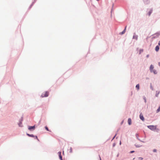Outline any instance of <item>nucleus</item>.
Instances as JSON below:
<instances>
[{
    "label": "nucleus",
    "mask_w": 160,
    "mask_h": 160,
    "mask_svg": "<svg viewBox=\"0 0 160 160\" xmlns=\"http://www.w3.org/2000/svg\"><path fill=\"white\" fill-rule=\"evenodd\" d=\"M147 127L148 128L152 131H155L156 130H157L156 132H158L159 130V129L158 128H157V125H149L147 126Z\"/></svg>",
    "instance_id": "1"
},
{
    "label": "nucleus",
    "mask_w": 160,
    "mask_h": 160,
    "mask_svg": "<svg viewBox=\"0 0 160 160\" xmlns=\"http://www.w3.org/2000/svg\"><path fill=\"white\" fill-rule=\"evenodd\" d=\"M28 129L30 131H32L35 130L36 128V125H34L33 126H28Z\"/></svg>",
    "instance_id": "2"
},
{
    "label": "nucleus",
    "mask_w": 160,
    "mask_h": 160,
    "mask_svg": "<svg viewBox=\"0 0 160 160\" xmlns=\"http://www.w3.org/2000/svg\"><path fill=\"white\" fill-rule=\"evenodd\" d=\"M160 35V33L159 32H157L155 33L152 35V39H154L157 38Z\"/></svg>",
    "instance_id": "3"
},
{
    "label": "nucleus",
    "mask_w": 160,
    "mask_h": 160,
    "mask_svg": "<svg viewBox=\"0 0 160 160\" xmlns=\"http://www.w3.org/2000/svg\"><path fill=\"white\" fill-rule=\"evenodd\" d=\"M45 93H42L41 96L42 98L48 97L49 95V92L48 91H47L44 92Z\"/></svg>",
    "instance_id": "4"
},
{
    "label": "nucleus",
    "mask_w": 160,
    "mask_h": 160,
    "mask_svg": "<svg viewBox=\"0 0 160 160\" xmlns=\"http://www.w3.org/2000/svg\"><path fill=\"white\" fill-rule=\"evenodd\" d=\"M23 120V116H22L20 119L19 120V122L18 123V125L19 127H23V125H22Z\"/></svg>",
    "instance_id": "5"
},
{
    "label": "nucleus",
    "mask_w": 160,
    "mask_h": 160,
    "mask_svg": "<svg viewBox=\"0 0 160 160\" xmlns=\"http://www.w3.org/2000/svg\"><path fill=\"white\" fill-rule=\"evenodd\" d=\"M139 118L142 121H144L145 118L142 113H141L139 115Z\"/></svg>",
    "instance_id": "6"
},
{
    "label": "nucleus",
    "mask_w": 160,
    "mask_h": 160,
    "mask_svg": "<svg viewBox=\"0 0 160 160\" xmlns=\"http://www.w3.org/2000/svg\"><path fill=\"white\" fill-rule=\"evenodd\" d=\"M126 28H127V26H126L125 27L124 30L122 32L119 33V34L120 35H122L123 34H124L126 31Z\"/></svg>",
    "instance_id": "7"
},
{
    "label": "nucleus",
    "mask_w": 160,
    "mask_h": 160,
    "mask_svg": "<svg viewBox=\"0 0 160 160\" xmlns=\"http://www.w3.org/2000/svg\"><path fill=\"white\" fill-rule=\"evenodd\" d=\"M58 155L59 158L60 160H63L62 156L61 155V151H59L58 152Z\"/></svg>",
    "instance_id": "8"
},
{
    "label": "nucleus",
    "mask_w": 160,
    "mask_h": 160,
    "mask_svg": "<svg viewBox=\"0 0 160 160\" xmlns=\"http://www.w3.org/2000/svg\"><path fill=\"white\" fill-rule=\"evenodd\" d=\"M143 1L145 4H148L150 3V0H143Z\"/></svg>",
    "instance_id": "9"
},
{
    "label": "nucleus",
    "mask_w": 160,
    "mask_h": 160,
    "mask_svg": "<svg viewBox=\"0 0 160 160\" xmlns=\"http://www.w3.org/2000/svg\"><path fill=\"white\" fill-rule=\"evenodd\" d=\"M135 136L136 137L137 139L139 141H140L141 142H144L142 141L139 138V135L137 133H136L135 134Z\"/></svg>",
    "instance_id": "10"
},
{
    "label": "nucleus",
    "mask_w": 160,
    "mask_h": 160,
    "mask_svg": "<svg viewBox=\"0 0 160 160\" xmlns=\"http://www.w3.org/2000/svg\"><path fill=\"white\" fill-rule=\"evenodd\" d=\"M128 124L129 125H130L132 124V120L130 118H129L128 119Z\"/></svg>",
    "instance_id": "11"
},
{
    "label": "nucleus",
    "mask_w": 160,
    "mask_h": 160,
    "mask_svg": "<svg viewBox=\"0 0 160 160\" xmlns=\"http://www.w3.org/2000/svg\"><path fill=\"white\" fill-rule=\"evenodd\" d=\"M153 68L154 66L152 64L151 65L149 68L150 72H152V71L153 70Z\"/></svg>",
    "instance_id": "12"
},
{
    "label": "nucleus",
    "mask_w": 160,
    "mask_h": 160,
    "mask_svg": "<svg viewBox=\"0 0 160 160\" xmlns=\"http://www.w3.org/2000/svg\"><path fill=\"white\" fill-rule=\"evenodd\" d=\"M26 135L29 137L34 138V135L33 134H30L28 133H26Z\"/></svg>",
    "instance_id": "13"
},
{
    "label": "nucleus",
    "mask_w": 160,
    "mask_h": 160,
    "mask_svg": "<svg viewBox=\"0 0 160 160\" xmlns=\"http://www.w3.org/2000/svg\"><path fill=\"white\" fill-rule=\"evenodd\" d=\"M152 11H153V9L152 8L150 9V11H149V12H148V15L149 16H150L151 15V14L152 13Z\"/></svg>",
    "instance_id": "14"
},
{
    "label": "nucleus",
    "mask_w": 160,
    "mask_h": 160,
    "mask_svg": "<svg viewBox=\"0 0 160 160\" xmlns=\"http://www.w3.org/2000/svg\"><path fill=\"white\" fill-rule=\"evenodd\" d=\"M159 45H157L155 48V50L156 52H158L159 51Z\"/></svg>",
    "instance_id": "15"
},
{
    "label": "nucleus",
    "mask_w": 160,
    "mask_h": 160,
    "mask_svg": "<svg viewBox=\"0 0 160 160\" xmlns=\"http://www.w3.org/2000/svg\"><path fill=\"white\" fill-rule=\"evenodd\" d=\"M160 93V91H156V94H155V96L157 97H158V95Z\"/></svg>",
    "instance_id": "16"
},
{
    "label": "nucleus",
    "mask_w": 160,
    "mask_h": 160,
    "mask_svg": "<svg viewBox=\"0 0 160 160\" xmlns=\"http://www.w3.org/2000/svg\"><path fill=\"white\" fill-rule=\"evenodd\" d=\"M153 72L154 74H156L158 73L157 71L155 69H153L152 71V72Z\"/></svg>",
    "instance_id": "17"
},
{
    "label": "nucleus",
    "mask_w": 160,
    "mask_h": 160,
    "mask_svg": "<svg viewBox=\"0 0 160 160\" xmlns=\"http://www.w3.org/2000/svg\"><path fill=\"white\" fill-rule=\"evenodd\" d=\"M136 88L137 90H139L140 89V86L139 84H137L136 86Z\"/></svg>",
    "instance_id": "18"
},
{
    "label": "nucleus",
    "mask_w": 160,
    "mask_h": 160,
    "mask_svg": "<svg viewBox=\"0 0 160 160\" xmlns=\"http://www.w3.org/2000/svg\"><path fill=\"white\" fill-rule=\"evenodd\" d=\"M138 36L137 35H134L133 36V39H135L136 40L138 39Z\"/></svg>",
    "instance_id": "19"
},
{
    "label": "nucleus",
    "mask_w": 160,
    "mask_h": 160,
    "mask_svg": "<svg viewBox=\"0 0 160 160\" xmlns=\"http://www.w3.org/2000/svg\"><path fill=\"white\" fill-rule=\"evenodd\" d=\"M45 130H46L47 131L51 132V131L49 130L48 127L47 126H46L45 127Z\"/></svg>",
    "instance_id": "20"
},
{
    "label": "nucleus",
    "mask_w": 160,
    "mask_h": 160,
    "mask_svg": "<svg viewBox=\"0 0 160 160\" xmlns=\"http://www.w3.org/2000/svg\"><path fill=\"white\" fill-rule=\"evenodd\" d=\"M134 145L137 148H140L142 146V145H136V144H135Z\"/></svg>",
    "instance_id": "21"
},
{
    "label": "nucleus",
    "mask_w": 160,
    "mask_h": 160,
    "mask_svg": "<svg viewBox=\"0 0 160 160\" xmlns=\"http://www.w3.org/2000/svg\"><path fill=\"white\" fill-rule=\"evenodd\" d=\"M34 139H37L38 141H39V140L38 138V136L36 135H34Z\"/></svg>",
    "instance_id": "22"
},
{
    "label": "nucleus",
    "mask_w": 160,
    "mask_h": 160,
    "mask_svg": "<svg viewBox=\"0 0 160 160\" xmlns=\"http://www.w3.org/2000/svg\"><path fill=\"white\" fill-rule=\"evenodd\" d=\"M143 51V49H140L139 51V54H141Z\"/></svg>",
    "instance_id": "23"
},
{
    "label": "nucleus",
    "mask_w": 160,
    "mask_h": 160,
    "mask_svg": "<svg viewBox=\"0 0 160 160\" xmlns=\"http://www.w3.org/2000/svg\"><path fill=\"white\" fill-rule=\"evenodd\" d=\"M160 112V105L159 106L158 108L156 110V112Z\"/></svg>",
    "instance_id": "24"
},
{
    "label": "nucleus",
    "mask_w": 160,
    "mask_h": 160,
    "mask_svg": "<svg viewBox=\"0 0 160 160\" xmlns=\"http://www.w3.org/2000/svg\"><path fill=\"white\" fill-rule=\"evenodd\" d=\"M150 88L152 90H154V89L152 87V83H151L150 84Z\"/></svg>",
    "instance_id": "25"
},
{
    "label": "nucleus",
    "mask_w": 160,
    "mask_h": 160,
    "mask_svg": "<svg viewBox=\"0 0 160 160\" xmlns=\"http://www.w3.org/2000/svg\"><path fill=\"white\" fill-rule=\"evenodd\" d=\"M143 99L144 100V102L146 103L147 102L145 96L143 97Z\"/></svg>",
    "instance_id": "26"
},
{
    "label": "nucleus",
    "mask_w": 160,
    "mask_h": 160,
    "mask_svg": "<svg viewBox=\"0 0 160 160\" xmlns=\"http://www.w3.org/2000/svg\"><path fill=\"white\" fill-rule=\"evenodd\" d=\"M69 152L70 153L72 152V148L71 147H70Z\"/></svg>",
    "instance_id": "27"
},
{
    "label": "nucleus",
    "mask_w": 160,
    "mask_h": 160,
    "mask_svg": "<svg viewBox=\"0 0 160 160\" xmlns=\"http://www.w3.org/2000/svg\"><path fill=\"white\" fill-rule=\"evenodd\" d=\"M152 151L154 152H157V150L156 149H154Z\"/></svg>",
    "instance_id": "28"
},
{
    "label": "nucleus",
    "mask_w": 160,
    "mask_h": 160,
    "mask_svg": "<svg viewBox=\"0 0 160 160\" xmlns=\"http://www.w3.org/2000/svg\"><path fill=\"white\" fill-rule=\"evenodd\" d=\"M135 152V151H134V150H132V151H130L129 152V153H133L134 152Z\"/></svg>",
    "instance_id": "29"
},
{
    "label": "nucleus",
    "mask_w": 160,
    "mask_h": 160,
    "mask_svg": "<svg viewBox=\"0 0 160 160\" xmlns=\"http://www.w3.org/2000/svg\"><path fill=\"white\" fill-rule=\"evenodd\" d=\"M117 134V133H116L115 134V135L113 137L112 140V141L114 139V138H115V137H116V135Z\"/></svg>",
    "instance_id": "30"
},
{
    "label": "nucleus",
    "mask_w": 160,
    "mask_h": 160,
    "mask_svg": "<svg viewBox=\"0 0 160 160\" xmlns=\"http://www.w3.org/2000/svg\"><path fill=\"white\" fill-rule=\"evenodd\" d=\"M32 4H31L28 8V9L29 10L31 9V8H32Z\"/></svg>",
    "instance_id": "31"
},
{
    "label": "nucleus",
    "mask_w": 160,
    "mask_h": 160,
    "mask_svg": "<svg viewBox=\"0 0 160 160\" xmlns=\"http://www.w3.org/2000/svg\"><path fill=\"white\" fill-rule=\"evenodd\" d=\"M138 159L140 160H142L143 159V158L142 157H139Z\"/></svg>",
    "instance_id": "32"
},
{
    "label": "nucleus",
    "mask_w": 160,
    "mask_h": 160,
    "mask_svg": "<svg viewBox=\"0 0 160 160\" xmlns=\"http://www.w3.org/2000/svg\"><path fill=\"white\" fill-rule=\"evenodd\" d=\"M36 2V1H33L32 2L31 4H32V5L33 6L34 5V4L35 3V2Z\"/></svg>",
    "instance_id": "33"
},
{
    "label": "nucleus",
    "mask_w": 160,
    "mask_h": 160,
    "mask_svg": "<svg viewBox=\"0 0 160 160\" xmlns=\"http://www.w3.org/2000/svg\"><path fill=\"white\" fill-rule=\"evenodd\" d=\"M116 145V144L115 143H114L112 144V147H114Z\"/></svg>",
    "instance_id": "34"
},
{
    "label": "nucleus",
    "mask_w": 160,
    "mask_h": 160,
    "mask_svg": "<svg viewBox=\"0 0 160 160\" xmlns=\"http://www.w3.org/2000/svg\"><path fill=\"white\" fill-rule=\"evenodd\" d=\"M41 120H40L39 122H38V125H40V123H41Z\"/></svg>",
    "instance_id": "35"
},
{
    "label": "nucleus",
    "mask_w": 160,
    "mask_h": 160,
    "mask_svg": "<svg viewBox=\"0 0 160 160\" xmlns=\"http://www.w3.org/2000/svg\"><path fill=\"white\" fill-rule=\"evenodd\" d=\"M123 122H124V120H122V122H121V125H122V124L123 123Z\"/></svg>",
    "instance_id": "36"
},
{
    "label": "nucleus",
    "mask_w": 160,
    "mask_h": 160,
    "mask_svg": "<svg viewBox=\"0 0 160 160\" xmlns=\"http://www.w3.org/2000/svg\"><path fill=\"white\" fill-rule=\"evenodd\" d=\"M149 54H148L146 55V57L147 58H148L149 57Z\"/></svg>",
    "instance_id": "37"
},
{
    "label": "nucleus",
    "mask_w": 160,
    "mask_h": 160,
    "mask_svg": "<svg viewBox=\"0 0 160 160\" xmlns=\"http://www.w3.org/2000/svg\"><path fill=\"white\" fill-rule=\"evenodd\" d=\"M158 45H159V46H160V40L158 42Z\"/></svg>",
    "instance_id": "38"
},
{
    "label": "nucleus",
    "mask_w": 160,
    "mask_h": 160,
    "mask_svg": "<svg viewBox=\"0 0 160 160\" xmlns=\"http://www.w3.org/2000/svg\"><path fill=\"white\" fill-rule=\"evenodd\" d=\"M119 144H120V145H121V141H120V142H119Z\"/></svg>",
    "instance_id": "39"
},
{
    "label": "nucleus",
    "mask_w": 160,
    "mask_h": 160,
    "mask_svg": "<svg viewBox=\"0 0 160 160\" xmlns=\"http://www.w3.org/2000/svg\"><path fill=\"white\" fill-rule=\"evenodd\" d=\"M99 157L100 160H102L101 159V158L100 157V155H99Z\"/></svg>",
    "instance_id": "40"
},
{
    "label": "nucleus",
    "mask_w": 160,
    "mask_h": 160,
    "mask_svg": "<svg viewBox=\"0 0 160 160\" xmlns=\"http://www.w3.org/2000/svg\"><path fill=\"white\" fill-rule=\"evenodd\" d=\"M146 79H148L149 78H148V77H147L146 78Z\"/></svg>",
    "instance_id": "41"
},
{
    "label": "nucleus",
    "mask_w": 160,
    "mask_h": 160,
    "mask_svg": "<svg viewBox=\"0 0 160 160\" xmlns=\"http://www.w3.org/2000/svg\"><path fill=\"white\" fill-rule=\"evenodd\" d=\"M119 154H117V157H118V156H119Z\"/></svg>",
    "instance_id": "42"
},
{
    "label": "nucleus",
    "mask_w": 160,
    "mask_h": 160,
    "mask_svg": "<svg viewBox=\"0 0 160 160\" xmlns=\"http://www.w3.org/2000/svg\"><path fill=\"white\" fill-rule=\"evenodd\" d=\"M119 129H120L119 128V129H118L117 130V132H118L119 131Z\"/></svg>",
    "instance_id": "43"
},
{
    "label": "nucleus",
    "mask_w": 160,
    "mask_h": 160,
    "mask_svg": "<svg viewBox=\"0 0 160 160\" xmlns=\"http://www.w3.org/2000/svg\"><path fill=\"white\" fill-rule=\"evenodd\" d=\"M119 129H120L119 128V129H118L117 130V132H118L119 131Z\"/></svg>",
    "instance_id": "44"
},
{
    "label": "nucleus",
    "mask_w": 160,
    "mask_h": 160,
    "mask_svg": "<svg viewBox=\"0 0 160 160\" xmlns=\"http://www.w3.org/2000/svg\"><path fill=\"white\" fill-rule=\"evenodd\" d=\"M113 5H114V4H113L112 6V8H113Z\"/></svg>",
    "instance_id": "45"
},
{
    "label": "nucleus",
    "mask_w": 160,
    "mask_h": 160,
    "mask_svg": "<svg viewBox=\"0 0 160 160\" xmlns=\"http://www.w3.org/2000/svg\"><path fill=\"white\" fill-rule=\"evenodd\" d=\"M63 154H64V151H63Z\"/></svg>",
    "instance_id": "46"
},
{
    "label": "nucleus",
    "mask_w": 160,
    "mask_h": 160,
    "mask_svg": "<svg viewBox=\"0 0 160 160\" xmlns=\"http://www.w3.org/2000/svg\"><path fill=\"white\" fill-rule=\"evenodd\" d=\"M96 0L98 1H100V0Z\"/></svg>",
    "instance_id": "47"
},
{
    "label": "nucleus",
    "mask_w": 160,
    "mask_h": 160,
    "mask_svg": "<svg viewBox=\"0 0 160 160\" xmlns=\"http://www.w3.org/2000/svg\"><path fill=\"white\" fill-rule=\"evenodd\" d=\"M135 158H133V160H134V159H135Z\"/></svg>",
    "instance_id": "48"
},
{
    "label": "nucleus",
    "mask_w": 160,
    "mask_h": 160,
    "mask_svg": "<svg viewBox=\"0 0 160 160\" xmlns=\"http://www.w3.org/2000/svg\"><path fill=\"white\" fill-rule=\"evenodd\" d=\"M138 48H137V50H138Z\"/></svg>",
    "instance_id": "49"
},
{
    "label": "nucleus",
    "mask_w": 160,
    "mask_h": 160,
    "mask_svg": "<svg viewBox=\"0 0 160 160\" xmlns=\"http://www.w3.org/2000/svg\"><path fill=\"white\" fill-rule=\"evenodd\" d=\"M112 10H111V12H112Z\"/></svg>",
    "instance_id": "50"
},
{
    "label": "nucleus",
    "mask_w": 160,
    "mask_h": 160,
    "mask_svg": "<svg viewBox=\"0 0 160 160\" xmlns=\"http://www.w3.org/2000/svg\"><path fill=\"white\" fill-rule=\"evenodd\" d=\"M34 1H36V0H34Z\"/></svg>",
    "instance_id": "51"
}]
</instances>
